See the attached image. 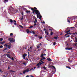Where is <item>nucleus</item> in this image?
<instances>
[{"label": "nucleus", "instance_id": "f257e3e1", "mask_svg": "<svg viewBox=\"0 0 77 77\" xmlns=\"http://www.w3.org/2000/svg\"><path fill=\"white\" fill-rule=\"evenodd\" d=\"M34 9H35V14L37 15V18H39L40 20L41 19V17H42V16L40 15L39 16L40 17H39V16L40 15V13L39 12V11L37 9V8L36 7H34Z\"/></svg>", "mask_w": 77, "mask_h": 77}, {"label": "nucleus", "instance_id": "f03ea898", "mask_svg": "<svg viewBox=\"0 0 77 77\" xmlns=\"http://www.w3.org/2000/svg\"><path fill=\"white\" fill-rule=\"evenodd\" d=\"M8 40L10 41V42H14L15 41V39H14L13 38H8Z\"/></svg>", "mask_w": 77, "mask_h": 77}, {"label": "nucleus", "instance_id": "7ed1b4c3", "mask_svg": "<svg viewBox=\"0 0 77 77\" xmlns=\"http://www.w3.org/2000/svg\"><path fill=\"white\" fill-rule=\"evenodd\" d=\"M44 60H43L41 62H40L38 63L37 64L36 66H40V65H42V64L44 63H45V62H44Z\"/></svg>", "mask_w": 77, "mask_h": 77}, {"label": "nucleus", "instance_id": "20e7f679", "mask_svg": "<svg viewBox=\"0 0 77 77\" xmlns=\"http://www.w3.org/2000/svg\"><path fill=\"white\" fill-rule=\"evenodd\" d=\"M31 9L32 10V13L33 14H34L35 12V11H36V10L35 9H34V8H31Z\"/></svg>", "mask_w": 77, "mask_h": 77}, {"label": "nucleus", "instance_id": "39448f33", "mask_svg": "<svg viewBox=\"0 0 77 77\" xmlns=\"http://www.w3.org/2000/svg\"><path fill=\"white\" fill-rule=\"evenodd\" d=\"M10 11H11L12 12L13 11H14V9L13 8V7H10V9H9Z\"/></svg>", "mask_w": 77, "mask_h": 77}, {"label": "nucleus", "instance_id": "423d86ee", "mask_svg": "<svg viewBox=\"0 0 77 77\" xmlns=\"http://www.w3.org/2000/svg\"><path fill=\"white\" fill-rule=\"evenodd\" d=\"M27 56V54L25 53L23 55V59H26V56Z\"/></svg>", "mask_w": 77, "mask_h": 77}, {"label": "nucleus", "instance_id": "0eeeda50", "mask_svg": "<svg viewBox=\"0 0 77 77\" xmlns=\"http://www.w3.org/2000/svg\"><path fill=\"white\" fill-rule=\"evenodd\" d=\"M29 72V70H25L23 72V74H26V72Z\"/></svg>", "mask_w": 77, "mask_h": 77}, {"label": "nucleus", "instance_id": "6e6552de", "mask_svg": "<svg viewBox=\"0 0 77 77\" xmlns=\"http://www.w3.org/2000/svg\"><path fill=\"white\" fill-rule=\"evenodd\" d=\"M45 59H46V58H45V57H42V58L41 59L40 62H42V60Z\"/></svg>", "mask_w": 77, "mask_h": 77}, {"label": "nucleus", "instance_id": "1a4fd4ad", "mask_svg": "<svg viewBox=\"0 0 77 77\" xmlns=\"http://www.w3.org/2000/svg\"><path fill=\"white\" fill-rule=\"evenodd\" d=\"M47 60L48 61H52V60H51V59H50V58H47Z\"/></svg>", "mask_w": 77, "mask_h": 77}, {"label": "nucleus", "instance_id": "9d476101", "mask_svg": "<svg viewBox=\"0 0 77 77\" xmlns=\"http://www.w3.org/2000/svg\"><path fill=\"white\" fill-rule=\"evenodd\" d=\"M66 50H71L72 49V48H66Z\"/></svg>", "mask_w": 77, "mask_h": 77}, {"label": "nucleus", "instance_id": "9b49d317", "mask_svg": "<svg viewBox=\"0 0 77 77\" xmlns=\"http://www.w3.org/2000/svg\"><path fill=\"white\" fill-rule=\"evenodd\" d=\"M8 48L9 49H10L11 48V45H8Z\"/></svg>", "mask_w": 77, "mask_h": 77}, {"label": "nucleus", "instance_id": "f8f14e48", "mask_svg": "<svg viewBox=\"0 0 77 77\" xmlns=\"http://www.w3.org/2000/svg\"><path fill=\"white\" fill-rule=\"evenodd\" d=\"M26 31L27 33H30V31H29V29H27Z\"/></svg>", "mask_w": 77, "mask_h": 77}, {"label": "nucleus", "instance_id": "ddd939ff", "mask_svg": "<svg viewBox=\"0 0 77 77\" xmlns=\"http://www.w3.org/2000/svg\"><path fill=\"white\" fill-rule=\"evenodd\" d=\"M45 33H47V35H49V33H48V31H45Z\"/></svg>", "mask_w": 77, "mask_h": 77}, {"label": "nucleus", "instance_id": "4468645a", "mask_svg": "<svg viewBox=\"0 0 77 77\" xmlns=\"http://www.w3.org/2000/svg\"><path fill=\"white\" fill-rule=\"evenodd\" d=\"M50 66L51 67H53V68H54V69H56V67H55L54 66Z\"/></svg>", "mask_w": 77, "mask_h": 77}, {"label": "nucleus", "instance_id": "2eb2a0df", "mask_svg": "<svg viewBox=\"0 0 77 77\" xmlns=\"http://www.w3.org/2000/svg\"><path fill=\"white\" fill-rule=\"evenodd\" d=\"M10 72H15V71L12 70H10L9 71Z\"/></svg>", "mask_w": 77, "mask_h": 77}, {"label": "nucleus", "instance_id": "dca6fc26", "mask_svg": "<svg viewBox=\"0 0 77 77\" xmlns=\"http://www.w3.org/2000/svg\"><path fill=\"white\" fill-rule=\"evenodd\" d=\"M66 67L67 68H68L69 69H71V68L70 67L68 66H66Z\"/></svg>", "mask_w": 77, "mask_h": 77}, {"label": "nucleus", "instance_id": "f3484780", "mask_svg": "<svg viewBox=\"0 0 77 77\" xmlns=\"http://www.w3.org/2000/svg\"><path fill=\"white\" fill-rule=\"evenodd\" d=\"M26 13H30V11H29L27 10L26 11Z\"/></svg>", "mask_w": 77, "mask_h": 77}, {"label": "nucleus", "instance_id": "a211bd4d", "mask_svg": "<svg viewBox=\"0 0 77 77\" xmlns=\"http://www.w3.org/2000/svg\"><path fill=\"white\" fill-rule=\"evenodd\" d=\"M57 38H59V37H54V38L55 39H57Z\"/></svg>", "mask_w": 77, "mask_h": 77}, {"label": "nucleus", "instance_id": "6ab92c4d", "mask_svg": "<svg viewBox=\"0 0 77 77\" xmlns=\"http://www.w3.org/2000/svg\"><path fill=\"white\" fill-rule=\"evenodd\" d=\"M70 31H71V30L70 29H69L68 31H66V33H69V32Z\"/></svg>", "mask_w": 77, "mask_h": 77}, {"label": "nucleus", "instance_id": "aec40b11", "mask_svg": "<svg viewBox=\"0 0 77 77\" xmlns=\"http://www.w3.org/2000/svg\"><path fill=\"white\" fill-rule=\"evenodd\" d=\"M43 69H44V70H46L47 69H46V68H45V66L43 67Z\"/></svg>", "mask_w": 77, "mask_h": 77}, {"label": "nucleus", "instance_id": "412c9836", "mask_svg": "<svg viewBox=\"0 0 77 77\" xmlns=\"http://www.w3.org/2000/svg\"><path fill=\"white\" fill-rule=\"evenodd\" d=\"M41 57H44V54H42L41 55Z\"/></svg>", "mask_w": 77, "mask_h": 77}, {"label": "nucleus", "instance_id": "4be33fe9", "mask_svg": "<svg viewBox=\"0 0 77 77\" xmlns=\"http://www.w3.org/2000/svg\"><path fill=\"white\" fill-rule=\"evenodd\" d=\"M5 42H2L1 43V44H3L4 43H5Z\"/></svg>", "mask_w": 77, "mask_h": 77}, {"label": "nucleus", "instance_id": "5701e85b", "mask_svg": "<svg viewBox=\"0 0 77 77\" xmlns=\"http://www.w3.org/2000/svg\"><path fill=\"white\" fill-rule=\"evenodd\" d=\"M23 19H24V17H23V16H22L21 18V20L22 21Z\"/></svg>", "mask_w": 77, "mask_h": 77}, {"label": "nucleus", "instance_id": "b1692460", "mask_svg": "<svg viewBox=\"0 0 77 77\" xmlns=\"http://www.w3.org/2000/svg\"><path fill=\"white\" fill-rule=\"evenodd\" d=\"M75 42H77V38L75 37Z\"/></svg>", "mask_w": 77, "mask_h": 77}, {"label": "nucleus", "instance_id": "393cba45", "mask_svg": "<svg viewBox=\"0 0 77 77\" xmlns=\"http://www.w3.org/2000/svg\"><path fill=\"white\" fill-rule=\"evenodd\" d=\"M8 0H4V3H5V2H8Z\"/></svg>", "mask_w": 77, "mask_h": 77}, {"label": "nucleus", "instance_id": "a878e982", "mask_svg": "<svg viewBox=\"0 0 77 77\" xmlns=\"http://www.w3.org/2000/svg\"><path fill=\"white\" fill-rule=\"evenodd\" d=\"M53 32L52 31H51V32L50 35H53Z\"/></svg>", "mask_w": 77, "mask_h": 77}, {"label": "nucleus", "instance_id": "bb28decb", "mask_svg": "<svg viewBox=\"0 0 77 77\" xmlns=\"http://www.w3.org/2000/svg\"><path fill=\"white\" fill-rule=\"evenodd\" d=\"M10 23H13V20H12V19L10 20Z\"/></svg>", "mask_w": 77, "mask_h": 77}, {"label": "nucleus", "instance_id": "cd10ccee", "mask_svg": "<svg viewBox=\"0 0 77 77\" xmlns=\"http://www.w3.org/2000/svg\"><path fill=\"white\" fill-rule=\"evenodd\" d=\"M32 47L31 46V47H30V49H31V50H30V51L31 52H32Z\"/></svg>", "mask_w": 77, "mask_h": 77}, {"label": "nucleus", "instance_id": "c85d7f7f", "mask_svg": "<svg viewBox=\"0 0 77 77\" xmlns=\"http://www.w3.org/2000/svg\"><path fill=\"white\" fill-rule=\"evenodd\" d=\"M4 45L5 46H6V47H8V45H7V44H5Z\"/></svg>", "mask_w": 77, "mask_h": 77}, {"label": "nucleus", "instance_id": "c756f323", "mask_svg": "<svg viewBox=\"0 0 77 77\" xmlns=\"http://www.w3.org/2000/svg\"><path fill=\"white\" fill-rule=\"evenodd\" d=\"M73 35H77V32L74 33L73 34Z\"/></svg>", "mask_w": 77, "mask_h": 77}, {"label": "nucleus", "instance_id": "7c9ffc66", "mask_svg": "<svg viewBox=\"0 0 77 77\" xmlns=\"http://www.w3.org/2000/svg\"><path fill=\"white\" fill-rule=\"evenodd\" d=\"M53 45H56V42H53Z\"/></svg>", "mask_w": 77, "mask_h": 77}, {"label": "nucleus", "instance_id": "2f4dec72", "mask_svg": "<svg viewBox=\"0 0 77 77\" xmlns=\"http://www.w3.org/2000/svg\"><path fill=\"white\" fill-rule=\"evenodd\" d=\"M3 46L2 45L0 46V48H2Z\"/></svg>", "mask_w": 77, "mask_h": 77}, {"label": "nucleus", "instance_id": "473e14b6", "mask_svg": "<svg viewBox=\"0 0 77 77\" xmlns=\"http://www.w3.org/2000/svg\"><path fill=\"white\" fill-rule=\"evenodd\" d=\"M13 35V33H11L10 34V36H12Z\"/></svg>", "mask_w": 77, "mask_h": 77}, {"label": "nucleus", "instance_id": "72a5a7b5", "mask_svg": "<svg viewBox=\"0 0 77 77\" xmlns=\"http://www.w3.org/2000/svg\"><path fill=\"white\" fill-rule=\"evenodd\" d=\"M43 30L44 31H47V30L45 28H44V29H43Z\"/></svg>", "mask_w": 77, "mask_h": 77}, {"label": "nucleus", "instance_id": "f704fd0d", "mask_svg": "<svg viewBox=\"0 0 77 77\" xmlns=\"http://www.w3.org/2000/svg\"><path fill=\"white\" fill-rule=\"evenodd\" d=\"M24 13L23 12H22L21 14L22 16H24V14H23Z\"/></svg>", "mask_w": 77, "mask_h": 77}, {"label": "nucleus", "instance_id": "c9c22d12", "mask_svg": "<svg viewBox=\"0 0 77 77\" xmlns=\"http://www.w3.org/2000/svg\"><path fill=\"white\" fill-rule=\"evenodd\" d=\"M3 40V38H0V41H2V40Z\"/></svg>", "mask_w": 77, "mask_h": 77}, {"label": "nucleus", "instance_id": "e433bc0d", "mask_svg": "<svg viewBox=\"0 0 77 77\" xmlns=\"http://www.w3.org/2000/svg\"><path fill=\"white\" fill-rule=\"evenodd\" d=\"M32 70H33V68H32V69H30L29 71H32Z\"/></svg>", "mask_w": 77, "mask_h": 77}, {"label": "nucleus", "instance_id": "4c0bfd02", "mask_svg": "<svg viewBox=\"0 0 77 77\" xmlns=\"http://www.w3.org/2000/svg\"><path fill=\"white\" fill-rule=\"evenodd\" d=\"M42 36H40L39 37V38L40 39H42Z\"/></svg>", "mask_w": 77, "mask_h": 77}, {"label": "nucleus", "instance_id": "58836bf2", "mask_svg": "<svg viewBox=\"0 0 77 77\" xmlns=\"http://www.w3.org/2000/svg\"><path fill=\"white\" fill-rule=\"evenodd\" d=\"M6 50H7V48H5L4 49L3 51H5Z\"/></svg>", "mask_w": 77, "mask_h": 77}, {"label": "nucleus", "instance_id": "ea45409f", "mask_svg": "<svg viewBox=\"0 0 77 77\" xmlns=\"http://www.w3.org/2000/svg\"><path fill=\"white\" fill-rule=\"evenodd\" d=\"M69 35V33H67V34H66L65 35V36H66V35Z\"/></svg>", "mask_w": 77, "mask_h": 77}, {"label": "nucleus", "instance_id": "a19ab883", "mask_svg": "<svg viewBox=\"0 0 77 77\" xmlns=\"http://www.w3.org/2000/svg\"><path fill=\"white\" fill-rule=\"evenodd\" d=\"M33 27V26H31L29 27V28H32Z\"/></svg>", "mask_w": 77, "mask_h": 77}, {"label": "nucleus", "instance_id": "79ce46f5", "mask_svg": "<svg viewBox=\"0 0 77 77\" xmlns=\"http://www.w3.org/2000/svg\"><path fill=\"white\" fill-rule=\"evenodd\" d=\"M19 26H20V27H21V28H23V27L22 26L20 25Z\"/></svg>", "mask_w": 77, "mask_h": 77}, {"label": "nucleus", "instance_id": "37998d69", "mask_svg": "<svg viewBox=\"0 0 77 77\" xmlns=\"http://www.w3.org/2000/svg\"><path fill=\"white\" fill-rule=\"evenodd\" d=\"M28 57H29V56H30V54H29V52H28Z\"/></svg>", "mask_w": 77, "mask_h": 77}, {"label": "nucleus", "instance_id": "c03bdc74", "mask_svg": "<svg viewBox=\"0 0 77 77\" xmlns=\"http://www.w3.org/2000/svg\"><path fill=\"white\" fill-rule=\"evenodd\" d=\"M30 69L29 68H28L27 69H26V70H27V71H29V69Z\"/></svg>", "mask_w": 77, "mask_h": 77}, {"label": "nucleus", "instance_id": "a18cd8bd", "mask_svg": "<svg viewBox=\"0 0 77 77\" xmlns=\"http://www.w3.org/2000/svg\"><path fill=\"white\" fill-rule=\"evenodd\" d=\"M11 59L12 60H14V59L13 57L11 58Z\"/></svg>", "mask_w": 77, "mask_h": 77}, {"label": "nucleus", "instance_id": "49530a36", "mask_svg": "<svg viewBox=\"0 0 77 77\" xmlns=\"http://www.w3.org/2000/svg\"><path fill=\"white\" fill-rule=\"evenodd\" d=\"M37 48H39L40 47L38 46H37Z\"/></svg>", "mask_w": 77, "mask_h": 77}, {"label": "nucleus", "instance_id": "de8ad7c7", "mask_svg": "<svg viewBox=\"0 0 77 77\" xmlns=\"http://www.w3.org/2000/svg\"><path fill=\"white\" fill-rule=\"evenodd\" d=\"M68 61L69 62L71 60H70V58H69L68 59Z\"/></svg>", "mask_w": 77, "mask_h": 77}, {"label": "nucleus", "instance_id": "09e8293b", "mask_svg": "<svg viewBox=\"0 0 77 77\" xmlns=\"http://www.w3.org/2000/svg\"><path fill=\"white\" fill-rule=\"evenodd\" d=\"M32 33L33 34H35V32L34 31H32Z\"/></svg>", "mask_w": 77, "mask_h": 77}, {"label": "nucleus", "instance_id": "8fccbe9b", "mask_svg": "<svg viewBox=\"0 0 77 77\" xmlns=\"http://www.w3.org/2000/svg\"><path fill=\"white\" fill-rule=\"evenodd\" d=\"M34 26H36V23H35L34 24Z\"/></svg>", "mask_w": 77, "mask_h": 77}, {"label": "nucleus", "instance_id": "3c124183", "mask_svg": "<svg viewBox=\"0 0 77 77\" xmlns=\"http://www.w3.org/2000/svg\"><path fill=\"white\" fill-rule=\"evenodd\" d=\"M70 36V35H68V36H66V38H68V37H69Z\"/></svg>", "mask_w": 77, "mask_h": 77}, {"label": "nucleus", "instance_id": "603ef678", "mask_svg": "<svg viewBox=\"0 0 77 77\" xmlns=\"http://www.w3.org/2000/svg\"><path fill=\"white\" fill-rule=\"evenodd\" d=\"M69 62H70V63H72V60H70Z\"/></svg>", "mask_w": 77, "mask_h": 77}, {"label": "nucleus", "instance_id": "864d4df0", "mask_svg": "<svg viewBox=\"0 0 77 77\" xmlns=\"http://www.w3.org/2000/svg\"><path fill=\"white\" fill-rule=\"evenodd\" d=\"M35 21L37 22V20H36V19H35Z\"/></svg>", "mask_w": 77, "mask_h": 77}, {"label": "nucleus", "instance_id": "5fc2aeb1", "mask_svg": "<svg viewBox=\"0 0 77 77\" xmlns=\"http://www.w3.org/2000/svg\"><path fill=\"white\" fill-rule=\"evenodd\" d=\"M43 54V56H46V54Z\"/></svg>", "mask_w": 77, "mask_h": 77}, {"label": "nucleus", "instance_id": "6e6d98bb", "mask_svg": "<svg viewBox=\"0 0 77 77\" xmlns=\"http://www.w3.org/2000/svg\"><path fill=\"white\" fill-rule=\"evenodd\" d=\"M8 69H10V68L9 67V66H8Z\"/></svg>", "mask_w": 77, "mask_h": 77}, {"label": "nucleus", "instance_id": "4d7b16f0", "mask_svg": "<svg viewBox=\"0 0 77 77\" xmlns=\"http://www.w3.org/2000/svg\"><path fill=\"white\" fill-rule=\"evenodd\" d=\"M23 64H24V65H26V63H23Z\"/></svg>", "mask_w": 77, "mask_h": 77}, {"label": "nucleus", "instance_id": "13d9d810", "mask_svg": "<svg viewBox=\"0 0 77 77\" xmlns=\"http://www.w3.org/2000/svg\"><path fill=\"white\" fill-rule=\"evenodd\" d=\"M14 25H15L16 26H17V23H14Z\"/></svg>", "mask_w": 77, "mask_h": 77}, {"label": "nucleus", "instance_id": "bf43d9fd", "mask_svg": "<svg viewBox=\"0 0 77 77\" xmlns=\"http://www.w3.org/2000/svg\"><path fill=\"white\" fill-rule=\"evenodd\" d=\"M67 21H68V22H69V23H71V22H70V21H69V20H67Z\"/></svg>", "mask_w": 77, "mask_h": 77}, {"label": "nucleus", "instance_id": "052dcab7", "mask_svg": "<svg viewBox=\"0 0 77 77\" xmlns=\"http://www.w3.org/2000/svg\"><path fill=\"white\" fill-rule=\"evenodd\" d=\"M49 30H51V31H52V30H53L52 29H49Z\"/></svg>", "mask_w": 77, "mask_h": 77}, {"label": "nucleus", "instance_id": "680f3d73", "mask_svg": "<svg viewBox=\"0 0 77 77\" xmlns=\"http://www.w3.org/2000/svg\"><path fill=\"white\" fill-rule=\"evenodd\" d=\"M14 23H17V22H16V21L15 20H14Z\"/></svg>", "mask_w": 77, "mask_h": 77}, {"label": "nucleus", "instance_id": "e2e57ef3", "mask_svg": "<svg viewBox=\"0 0 77 77\" xmlns=\"http://www.w3.org/2000/svg\"><path fill=\"white\" fill-rule=\"evenodd\" d=\"M38 66V67H37V68H40V66Z\"/></svg>", "mask_w": 77, "mask_h": 77}, {"label": "nucleus", "instance_id": "0e129e2a", "mask_svg": "<svg viewBox=\"0 0 77 77\" xmlns=\"http://www.w3.org/2000/svg\"><path fill=\"white\" fill-rule=\"evenodd\" d=\"M26 60H29V59H27V57H26Z\"/></svg>", "mask_w": 77, "mask_h": 77}, {"label": "nucleus", "instance_id": "69168bd1", "mask_svg": "<svg viewBox=\"0 0 77 77\" xmlns=\"http://www.w3.org/2000/svg\"><path fill=\"white\" fill-rule=\"evenodd\" d=\"M39 45H42V44L41 43H40L39 44Z\"/></svg>", "mask_w": 77, "mask_h": 77}, {"label": "nucleus", "instance_id": "338daca9", "mask_svg": "<svg viewBox=\"0 0 77 77\" xmlns=\"http://www.w3.org/2000/svg\"><path fill=\"white\" fill-rule=\"evenodd\" d=\"M20 74L21 75H22L23 74V73H20Z\"/></svg>", "mask_w": 77, "mask_h": 77}, {"label": "nucleus", "instance_id": "774afa93", "mask_svg": "<svg viewBox=\"0 0 77 77\" xmlns=\"http://www.w3.org/2000/svg\"><path fill=\"white\" fill-rule=\"evenodd\" d=\"M29 77V76H28V75H27L26 77Z\"/></svg>", "mask_w": 77, "mask_h": 77}]
</instances>
